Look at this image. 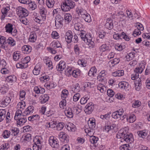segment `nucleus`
<instances>
[{"mask_svg":"<svg viewBox=\"0 0 150 150\" xmlns=\"http://www.w3.org/2000/svg\"><path fill=\"white\" fill-rule=\"evenodd\" d=\"M145 68L144 65L142 64L141 66L135 68L134 73L132 75L131 79L132 80H135V89L137 91H139L141 87V81L140 79L139 78V74H141Z\"/></svg>","mask_w":150,"mask_h":150,"instance_id":"obj_1","label":"nucleus"},{"mask_svg":"<svg viewBox=\"0 0 150 150\" xmlns=\"http://www.w3.org/2000/svg\"><path fill=\"white\" fill-rule=\"evenodd\" d=\"M116 137L118 139H121L122 142L125 141L126 142L131 143L134 141L132 134H128L127 131L124 129L120 130L117 133Z\"/></svg>","mask_w":150,"mask_h":150,"instance_id":"obj_2","label":"nucleus"},{"mask_svg":"<svg viewBox=\"0 0 150 150\" xmlns=\"http://www.w3.org/2000/svg\"><path fill=\"white\" fill-rule=\"evenodd\" d=\"M88 128L86 129L85 132L88 135H93L95 132L94 129L96 126L95 120L93 118H90L88 122Z\"/></svg>","mask_w":150,"mask_h":150,"instance_id":"obj_3","label":"nucleus"},{"mask_svg":"<svg viewBox=\"0 0 150 150\" xmlns=\"http://www.w3.org/2000/svg\"><path fill=\"white\" fill-rule=\"evenodd\" d=\"M75 6V3L72 0H65L61 6L62 10L64 11H67L73 8Z\"/></svg>","mask_w":150,"mask_h":150,"instance_id":"obj_4","label":"nucleus"},{"mask_svg":"<svg viewBox=\"0 0 150 150\" xmlns=\"http://www.w3.org/2000/svg\"><path fill=\"white\" fill-rule=\"evenodd\" d=\"M85 32L83 30L81 31L80 35L81 38L82 40L86 43H88V45H91L92 46L94 45V42L92 40V37L90 34H85Z\"/></svg>","mask_w":150,"mask_h":150,"instance_id":"obj_5","label":"nucleus"},{"mask_svg":"<svg viewBox=\"0 0 150 150\" xmlns=\"http://www.w3.org/2000/svg\"><path fill=\"white\" fill-rule=\"evenodd\" d=\"M16 12L19 17H26L29 14L28 11L25 8L21 6H19L17 8Z\"/></svg>","mask_w":150,"mask_h":150,"instance_id":"obj_6","label":"nucleus"},{"mask_svg":"<svg viewBox=\"0 0 150 150\" xmlns=\"http://www.w3.org/2000/svg\"><path fill=\"white\" fill-rule=\"evenodd\" d=\"M64 19L60 15H57L55 17V25L57 28H59L63 25Z\"/></svg>","mask_w":150,"mask_h":150,"instance_id":"obj_7","label":"nucleus"},{"mask_svg":"<svg viewBox=\"0 0 150 150\" xmlns=\"http://www.w3.org/2000/svg\"><path fill=\"white\" fill-rule=\"evenodd\" d=\"M50 145L53 148H57L59 146L58 142L57 139L54 136H51L49 139Z\"/></svg>","mask_w":150,"mask_h":150,"instance_id":"obj_8","label":"nucleus"},{"mask_svg":"<svg viewBox=\"0 0 150 150\" xmlns=\"http://www.w3.org/2000/svg\"><path fill=\"white\" fill-rule=\"evenodd\" d=\"M84 110L85 112L88 114L92 113L94 108V104L92 102L89 103L85 106Z\"/></svg>","mask_w":150,"mask_h":150,"instance_id":"obj_9","label":"nucleus"},{"mask_svg":"<svg viewBox=\"0 0 150 150\" xmlns=\"http://www.w3.org/2000/svg\"><path fill=\"white\" fill-rule=\"evenodd\" d=\"M11 101V99L9 97L7 96L4 97L2 99L0 103V106L4 108L8 105L10 103Z\"/></svg>","mask_w":150,"mask_h":150,"instance_id":"obj_10","label":"nucleus"},{"mask_svg":"<svg viewBox=\"0 0 150 150\" xmlns=\"http://www.w3.org/2000/svg\"><path fill=\"white\" fill-rule=\"evenodd\" d=\"M66 66L65 62L63 61H61L57 66V70L58 71H62L65 68Z\"/></svg>","mask_w":150,"mask_h":150,"instance_id":"obj_11","label":"nucleus"},{"mask_svg":"<svg viewBox=\"0 0 150 150\" xmlns=\"http://www.w3.org/2000/svg\"><path fill=\"white\" fill-rule=\"evenodd\" d=\"M34 107L32 106H30L28 107L23 113V116H25L28 115L32 113L34 110Z\"/></svg>","mask_w":150,"mask_h":150,"instance_id":"obj_12","label":"nucleus"},{"mask_svg":"<svg viewBox=\"0 0 150 150\" xmlns=\"http://www.w3.org/2000/svg\"><path fill=\"white\" fill-rule=\"evenodd\" d=\"M41 69V65L38 63L37 64L35 67L34 69L33 70V74L36 75H38Z\"/></svg>","mask_w":150,"mask_h":150,"instance_id":"obj_13","label":"nucleus"},{"mask_svg":"<svg viewBox=\"0 0 150 150\" xmlns=\"http://www.w3.org/2000/svg\"><path fill=\"white\" fill-rule=\"evenodd\" d=\"M72 33L71 31L69 30L66 33L65 38L66 42L68 43H69L71 42V39L72 37Z\"/></svg>","mask_w":150,"mask_h":150,"instance_id":"obj_14","label":"nucleus"},{"mask_svg":"<svg viewBox=\"0 0 150 150\" xmlns=\"http://www.w3.org/2000/svg\"><path fill=\"white\" fill-rule=\"evenodd\" d=\"M119 87L125 90H128L129 87V84L125 81H122L120 82L118 84Z\"/></svg>","mask_w":150,"mask_h":150,"instance_id":"obj_15","label":"nucleus"},{"mask_svg":"<svg viewBox=\"0 0 150 150\" xmlns=\"http://www.w3.org/2000/svg\"><path fill=\"white\" fill-rule=\"evenodd\" d=\"M88 135L90 137V141L91 143L93 144L94 146L96 147L97 145L96 143L98 140V138L95 136H93V135Z\"/></svg>","mask_w":150,"mask_h":150,"instance_id":"obj_16","label":"nucleus"},{"mask_svg":"<svg viewBox=\"0 0 150 150\" xmlns=\"http://www.w3.org/2000/svg\"><path fill=\"white\" fill-rule=\"evenodd\" d=\"M40 13L42 19L43 21H44L46 18V13H47L46 10L43 7H41L40 8Z\"/></svg>","mask_w":150,"mask_h":150,"instance_id":"obj_17","label":"nucleus"},{"mask_svg":"<svg viewBox=\"0 0 150 150\" xmlns=\"http://www.w3.org/2000/svg\"><path fill=\"white\" fill-rule=\"evenodd\" d=\"M105 26L106 28L109 30H111L112 29L113 25L112 20L110 19L107 20L105 24Z\"/></svg>","mask_w":150,"mask_h":150,"instance_id":"obj_18","label":"nucleus"},{"mask_svg":"<svg viewBox=\"0 0 150 150\" xmlns=\"http://www.w3.org/2000/svg\"><path fill=\"white\" fill-rule=\"evenodd\" d=\"M22 49L23 51L24 52V53L28 54L31 51L32 47L29 45H24L22 47Z\"/></svg>","mask_w":150,"mask_h":150,"instance_id":"obj_19","label":"nucleus"},{"mask_svg":"<svg viewBox=\"0 0 150 150\" xmlns=\"http://www.w3.org/2000/svg\"><path fill=\"white\" fill-rule=\"evenodd\" d=\"M64 112L66 115L69 118H72L73 116V113L71 108H68V109L65 110Z\"/></svg>","mask_w":150,"mask_h":150,"instance_id":"obj_20","label":"nucleus"},{"mask_svg":"<svg viewBox=\"0 0 150 150\" xmlns=\"http://www.w3.org/2000/svg\"><path fill=\"white\" fill-rule=\"evenodd\" d=\"M112 117L115 119L118 120H123L124 119L123 117H121L119 114V112L117 111L113 112L112 115Z\"/></svg>","mask_w":150,"mask_h":150,"instance_id":"obj_21","label":"nucleus"},{"mask_svg":"<svg viewBox=\"0 0 150 150\" xmlns=\"http://www.w3.org/2000/svg\"><path fill=\"white\" fill-rule=\"evenodd\" d=\"M6 32L11 34H12V31L13 29V25L11 23H8L5 27Z\"/></svg>","mask_w":150,"mask_h":150,"instance_id":"obj_22","label":"nucleus"},{"mask_svg":"<svg viewBox=\"0 0 150 150\" xmlns=\"http://www.w3.org/2000/svg\"><path fill=\"white\" fill-rule=\"evenodd\" d=\"M97 70L95 67H91L88 73V75L89 76H95L96 75Z\"/></svg>","mask_w":150,"mask_h":150,"instance_id":"obj_23","label":"nucleus"},{"mask_svg":"<svg viewBox=\"0 0 150 150\" xmlns=\"http://www.w3.org/2000/svg\"><path fill=\"white\" fill-rule=\"evenodd\" d=\"M7 43L6 40V38L1 36L0 38V43L1 45L0 47L2 48L5 49V47L4 45Z\"/></svg>","mask_w":150,"mask_h":150,"instance_id":"obj_24","label":"nucleus"},{"mask_svg":"<svg viewBox=\"0 0 150 150\" xmlns=\"http://www.w3.org/2000/svg\"><path fill=\"white\" fill-rule=\"evenodd\" d=\"M80 90V88L78 83H76L71 88V91L75 93H77L79 92Z\"/></svg>","mask_w":150,"mask_h":150,"instance_id":"obj_25","label":"nucleus"},{"mask_svg":"<svg viewBox=\"0 0 150 150\" xmlns=\"http://www.w3.org/2000/svg\"><path fill=\"white\" fill-rule=\"evenodd\" d=\"M124 74V71L123 70H120L117 71L112 74V75L114 76H120Z\"/></svg>","mask_w":150,"mask_h":150,"instance_id":"obj_26","label":"nucleus"},{"mask_svg":"<svg viewBox=\"0 0 150 150\" xmlns=\"http://www.w3.org/2000/svg\"><path fill=\"white\" fill-rule=\"evenodd\" d=\"M137 133L139 137L142 138L145 137L147 134V131L146 130L138 131Z\"/></svg>","mask_w":150,"mask_h":150,"instance_id":"obj_27","label":"nucleus"},{"mask_svg":"<svg viewBox=\"0 0 150 150\" xmlns=\"http://www.w3.org/2000/svg\"><path fill=\"white\" fill-rule=\"evenodd\" d=\"M7 43L11 46H13L16 44V41L12 38L9 37L6 40Z\"/></svg>","mask_w":150,"mask_h":150,"instance_id":"obj_28","label":"nucleus"},{"mask_svg":"<svg viewBox=\"0 0 150 150\" xmlns=\"http://www.w3.org/2000/svg\"><path fill=\"white\" fill-rule=\"evenodd\" d=\"M76 11L79 15H81L82 17L86 15L87 13L86 11L83 9L77 8L76 9Z\"/></svg>","mask_w":150,"mask_h":150,"instance_id":"obj_29","label":"nucleus"},{"mask_svg":"<svg viewBox=\"0 0 150 150\" xmlns=\"http://www.w3.org/2000/svg\"><path fill=\"white\" fill-rule=\"evenodd\" d=\"M41 103H44L47 101L49 98V96L47 94L42 95L41 97Z\"/></svg>","mask_w":150,"mask_h":150,"instance_id":"obj_30","label":"nucleus"},{"mask_svg":"<svg viewBox=\"0 0 150 150\" xmlns=\"http://www.w3.org/2000/svg\"><path fill=\"white\" fill-rule=\"evenodd\" d=\"M6 114V111L5 109H0V122L4 119Z\"/></svg>","mask_w":150,"mask_h":150,"instance_id":"obj_31","label":"nucleus"},{"mask_svg":"<svg viewBox=\"0 0 150 150\" xmlns=\"http://www.w3.org/2000/svg\"><path fill=\"white\" fill-rule=\"evenodd\" d=\"M51 46L54 49L57 48L61 47V45L60 43L57 41L52 42L51 43Z\"/></svg>","mask_w":150,"mask_h":150,"instance_id":"obj_32","label":"nucleus"},{"mask_svg":"<svg viewBox=\"0 0 150 150\" xmlns=\"http://www.w3.org/2000/svg\"><path fill=\"white\" fill-rule=\"evenodd\" d=\"M10 8L8 7L3 8L1 10V12L3 15L2 16V18H4L7 15L8 11L9 10Z\"/></svg>","mask_w":150,"mask_h":150,"instance_id":"obj_33","label":"nucleus"},{"mask_svg":"<svg viewBox=\"0 0 150 150\" xmlns=\"http://www.w3.org/2000/svg\"><path fill=\"white\" fill-rule=\"evenodd\" d=\"M136 119V116L133 114L130 115L129 117L127 118V121L130 123L134 122Z\"/></svg>","mask_w":150,"mask_h":150,"instance_id":"obj_34","label":"nucleus"},{"mask_svg":"<svg viewBox=\"0 0 150 150\" xmlns=\"http://www.w3.org/2000/svg\"><path fill=\"white\" fill-rule=\"evenodd\" d=\"M125 47V46L123 45V44H116L115 45V49L119 51H122L123 49H124Z\"/></svg>","mask_w":150,"mask_h":150,"instance_id":"obj_35","label":"nucleus"},{"mask_svg":"<svg viewBox=\"0 0 150 150\" xmlns=\"http://www.w3.org/2000/svg\"><path fill=\"white\" fill-rule=\"evenodd\" d=\"M27 121V119L25 117L22 118V117H20L18 120L17 121V124L21 125H23Z\"/></svg>","mask_w":150,"mask_h":150,"instance_id":"obj_36","label":"nucleus"},{"mask_svg":"<svg viewBox=\"0 0 150 150\" xmlns=\"http://www.w3.org/2000/svg\"><path fill=\"white\" fill-rule=\"evenodd\" d=\"M82 26V24L79 23H76L74 25V28L75 30L80 31L83 30Z\"/></svg>","mask_w":150,"mask_h":150,"instance_id":"obj_37","label":"nucleus"},{"mask_svg":"<svg viewBox=\"0 0 150 150\" xmlns=\"http://www.w3.org/2000/svg\"><path fill=\"white\" fill-rule=\"evenodd\" d=\"M40 119V116L38 115H33L29 117L28 118L29 121H33L35 120H39Z\"/></svg>","mask_w":150,"mask_h":150,"instance_id":"obj_38","label":"nucleus"},{"mask_svg":"<svg viewBox=\"0 0 150 150\" xmlns=\"http://www.w3.org/2000/svg\"><path fill=\"white\" fill-rule=\"evenodd\" d=\"M69 94V92L67 90L64 89L62 92V94H61V96L62 98L65 99L68 96Z\"/></svg>","mask_w":150,"mask_h":150,"instance_id":"obj_39","label":"nucleus"},{"mask_svg":"<svg viewBox=\"0 0 150 150\" xmlns=\"http://www.w3.org/2000/svg\"><path fill=\"white\" fill-rule=\"evenodd\" d=\"M64 19L66 21V22H67L68 23H69L72 19L71 15L70 14H65L64 16Z\"/></svg>","mask_w":150,"mask_h":150,"instance_id":"obj_40","label":"nucleus"},{"mask_svg":"<svg viewBox=\"0 0 150 150\" xmlns=\"http://www.w3.org/2000/svg\"><path fill=\"white\" fill-rule=\"evenodd\" d=\"M28 5V7L29 8L31 9L32 10H35L37 8V5L34 3L32 2L31 0V2L29 3V4H27Z\"/></svg>","mask_w":150,"mask_h":150,"instance_id":"obj_41","label":"nucleus"},{"mask_svg":"<svg viewBox=\"0 0 150 150\" xmlns=\"http://www.w3.org/2000/svg\"><path fill=\"white\" fill-rule=\"evenodd\" d=\"M47 5L49 8H51L53 7L54 4V0H47Z\"/></svg>","mask_w":150,"mask_h":150,"instance_id":"obj_42","label":"nucleus"},{"mask_svg":"<svg viewBox=\"0 0 150 150\" xmlns=\"http://www.w3.org/2000/svg\"><path fill=\"white\" fill-rule=\"evenodd\" d=\"M85 21L88 23H90L91 21V16L87 13L83 17Z\"/></svg>","mask_w":150,"mask_h":150,"instance_id":"obj_43","label":"nucleus"},{"mask_svg":"<svg viewBox=\"0 0 150 150\" xmlns=\"http://www.w3.org/2000/svg\"><path fill=\"white\" fill-rule=\"evenodd\" d=\"M9 146L8 143H4L0 146V150H7Z\"/></svg>","mask_w":150,"mask_h":150,"instance_id":"obj_44","label":"nucleus"},{"mask_svg":"<svg viewBox=\"0 0 150 150\" xmlns=\"http://www.w3.org/2000/svg\"><path fill=\"white\" fill-rule=\"evenodd\" d=\"M11 132L8 130H5L3 132L2 136L4 139L8 138L10 135Z\"/></svg>","mask_w":150,"mask_h":150,"instance_id":"obj_45","label":"nucleus"},{"mask_svg":"<svg viewBox=\"0 0 150 150\" xmlns=\"http://www.w3.org/2000/svg\"><path fill=\"white\" fill-rule=\"evenodd\" d=\"M107 73V72L105 70L102 71L99 74V75L98 76V79L99 78H102V79L103 80Z\"/></svg>","mask_w":150,"mask_h":150,"instance_id":"obj_46","label":"nucleus"},{"mask_svg":"<svg viewBox=\"0 0 150 150\" xmlns=\"http://www.w3.org/2000/svg\"><path fill=\"white\" fill-rule=\"evenodd\" d=\"M67 129L69 131H71L72 132H74L76 129L75 126L73 124H70L67 126Z\"/></svg>","mask_w":150,"mask_h":150,"instance_id":"obj_47","label":"nucleus"},{"mask_svg":"<svg viewBox=\"0 0 150 150\" xmlns=\"http://www.w3.org/2000/svg\"><path fill=\"white\" fill-rule=\"evenodd\" d=\"M72 109L73 114H74L76 115L79 114L81 111L80 109L77 106L74 107Z\"/></svg>","mask_w":150,"mask_h":150,"instance_id":"obj_48","label":"nucleus"},{"mask_svg":"<svg viewBox=\"0 0 150 150\" xmlns=\"http://www.w3.org/2000/svg\"><path fill=\"white\" fill-rule=\"evenodd\" d=\"M19 132V130L17 128H14L11 130V134L14 136H16Z\"/></svg>","mask_w":150,"mask_h":150,"instance_id":"obj_49","label":"nucleus"},{"mask_svg":"<svg viewBox=\"0 0 150 150\" xmlns=\"http://www.w3.org/2000/svg\"><path fill=\"white\" fill-rule=\"evenodd\" d=\"M104 85L102 83H99L97 86L98 89L100 91L101 93H103L105 88Z\"/></svg>","mask_w":150,"mask_h":150,"instance_id":"obj_50","label":"nucleus"},{"mask_svg":"<svg viewBox=\"0 0 150 150\" xmlns=\"http://www.w3.org/2000/svg\"><path fill=\"white\" fill-rule=\"evenodd\" d=\"M65 74L67 76H69V75L72 74L73 71L72 70V69L71 67H68L65 70Z\"/></svg>","mask_w":150,"mask_h":150,"instance_id":"obj_51","label":"nucleus"},{"mask_svg":"<svg viewBox=\"0 0 150 150\" xmlns=\"http://www.w3.org/2000/svg\"><path fill=\"white\" fill-rule=\"evenodd\" d=\"M36 35L35 34L30 35L29 38V40L31 42H35L36 40Z\"/></svg>","mask_w":150,"mask_h":150,"instance_id":"obj_52","label":"nucleus"},{"mask_svg":"<svg viewBox=\"0 0 150 150\" xmlns=\"http://www.w3.org/2000/svg\"><path fill=\"white\" fill-rule=\"evenodd\" d=\"M25 92L24 90L20 91V99L21 100H23L25 99Z\"/></svg>","mask_w":150,"mask_h":150,"instance_id":"obj_53","label":"nucleus"},{"mask_svg":"<svg viewBox=\"0 0 150 150\" xmlns=\"http://www.w3.org/2000/svg\"><path fill=\"white\" fill-rule=\"evenodd\" d=\"M62 100L59 103L60 107L62 109H64V106L66 104V101L65 99L62 98Z\"/></svg>","mask_w":150,"mask_h":150,"instance_id":"obj_54","label":"nucleus"},{"mask_svg":"<svg viewBox=\"0 0 150 150\" xmlns=\"http://www.w3.org/2000/svg\"><path fill=\"white\" fill-rule=\"evenodd\" d=\"M100 51L104 52L106 50H108L109 49L108 46H107L106 44H103L100 47Z\"/></svg>","mask_w":150,"mask_h":150,"instance_id":"obj_55","label":"nucleus"},{"mask_svg":"<svg viewBox=\"0 0 150 150\" xmlns=\"http://www.w3.org/2000/svg\"><path fill=\"white\" fill-rule=\"evenodd\" d=\"M20 54L17 52H14L13 53V57L14 60L17 61L19 58Z\"/></svg>","mask_w":150,"mask_h":150,"instance_id":"obj_56","label":"nucleus"},{"mask_svg":"<svg viewBox=\"0 0 150 150\" xmlns=\"http://www.w3.org/2000/svg\"><path fill=\"white\" fill-rule=\"evenodd\" d=\"M33 150H42L41 145L34 144L33 146Z\"/></svg>","mask_w":150,"mask_h":150,"instance_id":"obj_57","label":"nucleus"},{"mask_svg":"<svg viewBox=\"0 0 150 150\" xmlns=\"http://www.w3.org/2000/svg\"><path fill=\"white\" fill-rule=\"evenodd\" d=\"M141 105V102L138 100L135 101L132 104V107L134 108H138Z\"/></svg>","mask_w":150,"mask_h":150,"instance_id":"obj_58","label":"nucleus"},{"mask_svg":"<svg viewBox=\"0 0 150 150\" xmlns=\"http://www.w3.org/2000/svg\"><path fill=\"white\" fill-rule=\"evenodd\" d=\"M123 36V35H122V33L120 34L118 33L115 34L113 35V38L114 39L116 40L119 39H122V36Z\"/></svg>","mask_w":150,"mask_h":150,"instance_id":"obj_59","label":"nucleus"},{"mask_svg":"<svg viewBox=\"0 0 150 150\" xmlns=\"http://www.w3.org/2000/svg\"><path fill=\"white\" fill-rule=\"evenodd\" d=\"M40 79L41 81L44 82H46L49 79V76H42L40 77Z\"/></svg>","mask_w":150,"mask_h":150,"instance_id":"obj_60","label":"nucleus"},{"mask_svg":"<svg viewBox=\"0 0 150 150\" xmlns=\"http://www.w3.org/2000/svg\"><path fill=\"white\" fill-rule=\"evenodd\" d=\"M78 64L79 65H81L83 67H84L86 66V61L83 59H80L78 62Z\"/></svg>","mask_w":150,"mask_h":150,"instance_id":"obj_61","label":"nucleus"},{"mask_svg":"<svg viewBox=\"0 0 150 150\" xmlns=\"http://www.w3.org/2000/svg\"><path fill=\"white\" fill-rule=\"evenodd\" d=\"M107 94L110 97H112L114 95L115 93L111 89H110L107 90Z\"/></svg>","mask_w":150,"mask_h":150,"instance_id":"obj_62","label":"nucleus"},{"mask_svg":"<svg viewBox=\"0 0 150 150\" xmlns=\"http://www.w3.org/2000/svg\"><path fill=\"white\" fill-rule=\"evenodd\" d=\"M89 99V98L86 97L85 98H82L80 100V103L81 104H84L86 103Z\"/></svg>","mask_w":150,"mask_h":150,"instance_id":"obj_63","label":"nucleus"},{"mask_svg":"<svg viewBox=\"0 0 150 150\" xmlns=\"http://www.w3.org/2000/svg\"><path fill=\"white\" fill-rule=\"evenodd\" d=\"M141 34V31L139 30L138 29H135L133 33V35L134 36L140 35Z\"/></svg>","mask_w":150,"mask_h":150,"instance_id":"obj_64","label":"nucleus"}]
</instances>
